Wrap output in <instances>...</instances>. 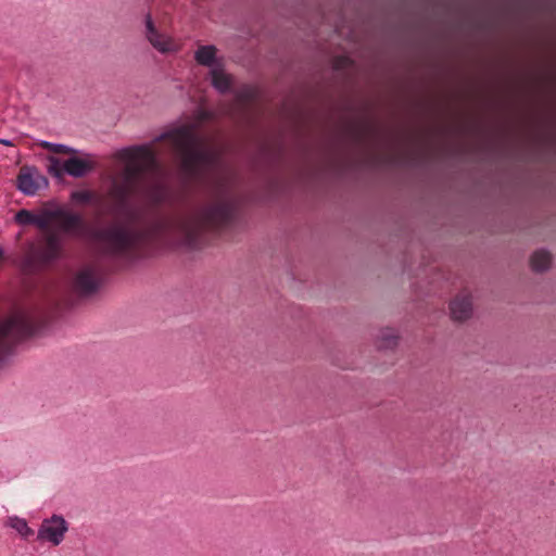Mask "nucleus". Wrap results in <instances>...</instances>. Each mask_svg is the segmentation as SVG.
Wrapping results in <instances>:
<instances>
[{
	"instance_id": "1",
	"label": "nucleus",
	"mask_w": 556,
	"mask_h": 556,
	"mask_svg": "<svg viewBox=\"0 0 556 556\" xmlns=\"http://www.w3.org/2000/svg\"><path fill=\"white\" fill-rule=\"evenodd\" d=\"M165 139H170L181 159V169L189 178H201L218 166L219 153L204 147L202 139L189 126H179L154 137L151 142L125 148L123 152L129 159H137L138 153L142 164H135L127 168V178L134 179L147 169L157 166L156 155L152 146Z\"/></svg>"
},
{
	"instance_id": "6",
	"label": "nucleus",
	"mask_w": 556,
	"mask_h": 556,
	"mask_svg": "<svg viewBox=\"0 0 556 556\" xmlns=\"http://www.w3.org/2000/svg\"><path fill=\"white\" fill-rule=\"evenodd\" d=\"M48 251H34L24 260H21V267L25 271H34L39 266L48 264L55 257L59 242L55 238H50L48 241Z\"/></svg>"
},
{
	"instance_id": "14",
	"label": "nucleus",
	"mask_w": 556,
	"mask_h": 556,
	"mask_svg": "<svg viewBox=\"0 0 556 556\" xmlns=\"http://www.w3.org/2000/svg\"><path fill=\"white\" fill-rule=\"evenodd\" d=\"M210 75L212 76V86L219 92V93H227L230 91L231 81L229 76H227L224 73L223 64H218L217 67H213L210 71Z\"/></svg>"
},
{
	"instance_id": "2",
	"label": "nucleus",
	"mask_w": 556,
	"mask_h": 556,
	"mask_svg": "<svg viewBox=\"0 0 556 556\" xmlns=\"http://www.w3.org/2000/svg\"><path fill=\"white\" fill-rule=\"evenodd\" d=\"M112 194L115 198L112 212L123 215L127 224L111 223L106 227L97 228L90 232L92 239L106 244L108 253L118 255L136 249L152 237L154 232L166 227V223L159 220L154 223L152 229L132 228L131 225L140 220L141 214L130 204L127 188L116 186Z\"/></svg>"
},
{
	"instance_id": "27",
	"label": "nucleus",
	"mask_w": 556,
	"mask_h": 556,
	"mask_svg": "<svg viewBox=\"0 0 556 556\" xmlns=\"http://www.w3.org/2000/svg\"><path fill=\"white\" fill-rule=\"evenodd\" d=\"M349 61L348 58H340L337 60L336 62V68H341L343 66V64H345L346 62Z\"/></svg>"
},
{
	"instance_id": "9",
	"label": "nucleus",
	"mask_w": 556,
	"mask_h": 556,
	"mask_svg": "<svg viewBox=\"0 0 556 556\" xmlns=\"http://www.w3.org/2000/svg\"><path fill=\"white\" fill-rule=\"evenodd\" d=\"M142 195L151 206H157L164 203L168 197V190L162 182H150L141 187Z\"/></svg>"
},
{
	"instance_id": "15",
	"label": "nucleus",
	"mask_w": 556,
	"mask_h": 556,
	"mask_svg": "<svg viewBox=\"0 0 556 556\" xmlns=\"http://www.w3.org/2000/svg\"><path fill=\"white\" fill-rule=\"evenodd\" d=\"M530 264L533 271L544 273L551 267L552 255L544 249L538 250L532 254Z\"/></svg>"
},
{
	"instance_id": "28",
	"label": "nucleus",
	"mask_w": 556,
	"mask_h": 556,
	"mask_svg": "<svg viewBox=\"0 0 556 556\" xmlns=\"http://www.w3.org/2000/svg\"><path fill=\"white\" fill-rule=\"evenodd\" d=\"M0 144L5 146V147H12L13 142L10 139L0 138Z\"/></svg>"
},
{
	"instance_id": "4",
	"label": "nucleus",
	"mask_w": 556,
	"mask_h": 556,
	"mask_svg": "<svg viewBox=\"0 0 556 556\" xmlns=\"http://www.w3.org/2000/svg\"><path fill=\"white\" fill-rule=\"evenodd\" d=\"M40 325L27 314L21 313L0 324V364L11 354L18 340L31 337Z\"/></svg>"
},
{
	"instance_id": "8",
	"label": "nucleus",
	"mask_w": 556,
	"mask_h": 556,
	"mask_svg": "<svg viewBox=\"0 0 556 556\" xmlns=\"http://www.w3.org/2000/svg\"><path fill=\"white\" fill-rule=\"evenodd\" d=\"M16 189L27 197H33L37 193L38 185L36 166L25 165L20 169L16 177Z\"/></svg>"
},
{
	"instance_id": "20",
	"label": "nucleus",
	"mask_w": 556,
	"mask_h": 556,
	"mask_svg": "<svg viewBox=\"0 0 556 556\" xmlns=\"http://www.w3.org/2000/svg\"><path fill=\"white\" fill-rule=\"evenodd\" d=\"M93 198V194L89 190H75L71 193V200L77 203H89Z\"/></svg>"
},
{
	"instance_id": "23",
	"label": "nucleus",
	"mask_w": 556,
	"mask_h": 556,
	"mask_svg": "<svg viewBox=\"0 0 556 556\" xmlns=\"http://www.w3.org/2000/svg\"><path fill=\"white\" fill-rule=\"evenodd\" d=\"M40 214L48 220L49 224L50 220L59 218V216L63 214V207L58 206L53 210L45 208Z\"/></svg>"
},
{
	"instance_id": "22",
	"label": "nucleus",
	"mask_w": 556,
	"mask_h": 556,
	"mask_svg": "<svg viewBox=\"0 0 556 556\" xmlns=\"http://www.w3.org/2000/svg\"><path fill=\"white\" fill-rule=\"evenodd\" d=\"M14 219L21 225H33V222L35 220V214L23 208L15 214Z\"/></svg>"
},
{
	"instance_id": "16",
	"label": "nucleus",
	"mask_w": 556,
	"mask_h": 556,
	"mask_svg": "<svg viewBox=\"0 0 556 556\" xmlns=\"http://www.w3.org/2000/svg\"><path fill=\"white\" fill-rule=\"evenodd\" d=\"M148 41L161 53H168L174 51V47L169 38L156 31L154 36L147 37Z\"/></svg>"
},
{
	"instance_id": "24",
	"label": "nucleus",
	"mask_w": 556,
	"mask_h": 556,
	"mask_svg": "<svg viewBox=\"0 0 556 556\" xmlns=\"http://www.w3.org/2000/svg\"><path fill=\"white\" fill-rule=\"evenodd\" d=\"M144 25H146V38L150 36H154L157 31L154 22L152 20V16L150 13H148L144 17Z\"/></svg>"
},
{
	"instance_id": "19",
	"label": "nucleus",
	"mask_w": 556,
	"mask_h": 556,
	"mask_svg": "<svg viewBox=\"0 0 556 556\" xmlns=\"http://www.w3.org/2000/svg\"><path fill=\"white\" fill-rule=\"evenodd\" d=\"M10 526L17 531L22 538L27 539L34 534V530L28 527L24 518L14 517L10 519Z\"/></svg>"
},
{
	"instance_id": "21",
	"label": "nucleus",
	"mask_w": 556,
	"mask_h": 556,
	"mask_svg": "<svg viewBox=\"0 0 556 556\" xmlns=\"http://www.w3.org/2000/svg\"><path fill=\"white\" fill-rule=\"evenodd\" d=\"M50 166L48 168L49 174H51L55 178H62L63 174V165H61L60 160L55 156H49Z\"/></svg>"
},
{
	"instance_id": "10",
	"label": "nucleus",
	"mask_w": 556,
	"mask_h": 556,
	"mask_svg": "<svg viewBox=\"0 0 556 556\" xmlns=\"http://www.w3.org/2000/svg\"><path fill=\"white\" fill-rule=\"evenodd\" d=\"M94 169V164L88 160L71 156L63 163V170L68 176L81 178Z\"/></svg>"
},
{
	"instance_id": "29",
	"label": "nucleus",
	"mask_w": 556,
	"mask_h": 556,
	"mask_svg": "<svg viewBox=\"0 0 556 556\" xmlns=\"http://www.w3.org/2000/svg\"><path fill=\"white\" fill-rule=\"evenodd\" d=\"M55 204H56V203H55V201H49V202H48V205H50V206H53V205H55Z\"/></svg>"
},
{
	"instance_id": "5",
	"label": "nucleus",
	"mask_w": 556,
	"mask_h": 556,
	"mask_svg": "<svg viewBox=\"0 0 556 556\" xmlns=\"http://www.w3.org/2000/svg\"><path fill=\"white\" fill-rule=\"evenodd\" d=\"M68 530V523L63 516L52 515L50 518L43 519L38 532L37 539L48 541L58 546L64 540V535Z\"/></svg>"
},
{
	"instance_id": "18",
	"label": "nucleus",
	"mask_w": 556,
	"mask_h": 556,
	"mask_svg": "<svg viewBox=\"0 0 556 556\" xmlns=\"http://www.w3.org/2000/svg\"><path fill=\"white\" fill-rule=\"evenodd\" d=\"M399 343V337L390 329L382 331L380 342L378 344L379 350H393Z\"/></svg>"
},
{
	"instance_id": "12",
	"label": "nucleus",
	"mask_w": 556,
	"mask_h": 556,
	"mask_svg": "<svg viewBox=\"0 0 556 556\" xmlns=\"http://www.w3.org/2000/svg\"><path fill=\"white\" fill-rule=\"evenodd\" d=\"M216 52L217 49L214 45L200 46L194 52V60L200 65L211 68L217 67L222 63L216 60Z\"/></svg>"
},
{
	"instance_id": "13",
	"label": "nucleus",
	"mask_w": 556,
	"mask_h": 556,
	"mask_svg": "<svg viewBox=\"0 0 556 556\" xmlns=\"http://www.w3.org/2000/svg\"><path fill=\"white\" fill-rule=\"evenodd\" d=\"M58 219H60L59 227L61 230L67 233L84 227L81 215L72 213L65 208H63V214H61Z\"/></svg>"
},
{
	"instance_id": "26",
	"label": "nucleus",
	"mask_w": 556,
	"mask_h": 556,
	"mask_svg": "<svg viewBox=\"0 0 556 556\" xmlns=\"http://www.w3.org/2000/svg\"><path fill=\"white\" fill-rule=\"evenodd\" d=\"M37 185H38V190L46 189L49 186L48 178L46 176L41 175L38 169H37Z\"/></svg>"
},
{
	"instance_id": "7",
	"label": "nucleus",
	"mask_w": 556,
	"mask_h": 556,
	"mask_svg": "<svg viewBox=\"0 0 556 556\" xmlns=\"http://www.w3.org/2000/svg\"><path fill=\"white\" fill-rule=\"evenodd\" d=\"M101 281L90 266L83 268L75 278V289L81 296H90L98 292Z\"/></svg>"
},
{
	"instance_id": "30",
	"label": "nucleus",
	"mask_w": 556,
	"mask_h": 556,
	"mask_svg": "<svg viewBox=\"0 0 556 556\" xmlns=\"http://www.w3.org/2000/svg\"><path fill=\"white\" fill-rule=\"evenodd\" d=\"M3 253H4L3 250L0 248V257L3 256Z\"/></svg>"
},
{
	"instance_id": "11",
	"label": "nucleus",
	"mask_w": 556,
	"mask_h": 556,
	"mask_svg": "<svg viewBox=\"0 0 556 556\" xmlns=\"http://www.w3.org/2000/svg\"><path fill=\"white\" fill-rule=\"evenodd\" d=\"M451 317L456 321H464L472 315V303L467 296L457 298L450 304Z\"/></svg>"
},
{
	"instance_id": "3",
	"label": "nucleus",
	"mask_w": 556,
	"mask_h": 556,
	"mask_svg": "<svg viewBox=\"0 0 556 556\" xmlns=\"http://www.w3.org/2000/svg\"><path fill=\"white\" fill-rule=\"evenodd\" d=\"M238 204L235 198L227 194L224 201L206 205L194 214L176 218L173 230L178 236L179 243L188 249H198L201 244V233L205 228H222L235 222Z\"/></svg>"
},
{
	"instance_id": "25",
	"label": "nucleus",
	"mask_w": 556,
	"mask_h": 556,
	"mask_svg": "<svg viewBox=\"0 0 556 556\" xmlns=\"http://www.w3.org/2000/svg\"><path fill=\"white\" fill-rule=\"evenodd\" d=\"M33 225L37 226L39 229H47L49 226L48 220L41 214H35V220L33 222Z\"/></svg>"
},
{
	"instance_id": "17",
	"label": "nucleus",
	"mask_w": 556,
	"mask_h": 556,
	"mask_svg": "<svg viewBox=\"0 0 556 556\" xmlns=\"http://www.w3.org/2000/svg\"><path fill=\"white\" fill-rule=\"evenodd\" d=\"M38 144L43 148V149H47L53 153H71V154H76L78 153L79 151L75 148H72L70 146H66V144H63V143H54V142H50V141H46V140H39Z\"/></svg>"
}]
</instances>
